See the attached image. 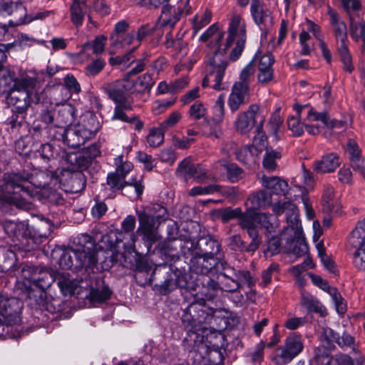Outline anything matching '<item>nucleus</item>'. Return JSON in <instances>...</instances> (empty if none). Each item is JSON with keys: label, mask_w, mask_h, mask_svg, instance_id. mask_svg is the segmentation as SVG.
I'll return each instance as SVG.
<instances>
[{"label": "nucleus", "mask_w": 365, "mask_h": 365, "mask_svg": "<svg viewBox=\"0 0 365 365\" xmlns=\"http://www.w3.org/2000/svg\"><path fill=\"white\" fill-rule=\"evenodd\" d=\"M99 261L101 269H108L116 262V255L112 250H97L94 244L88 242L64 252L60 257L59 265L64 269L73 267L93 269L97 267Z\"/></svg>", "instance_id": "1"}, {"label": "nucleus", "mask_w": 365, "mask_h": 365, "mask_svg": "<svg viewBox=\"0 0 365 365\" xmlns=\"http://www.w3.org/2000/svg\"><path fill=\"white\" fill-rule=\"evenodd\" d=\"M4 190L2 200L16 207L29 210L31 207L30 200L34 197L31 189L33 176L24 170L19 173H7L4 175Z\"/></svg>", "instance_id": "2"}, {"label": "nucleus", "mask_w": 365, "mask_h": 365, "mask_svg": "<svg viewBox=\"0 0 365 365\" xmlns=\"http://www.w3.org/2000/svg\"><path fill=\"white\" fill-rule=\"evenodd\" d=\"M327 14L329 16L330 25L332 28L335 38L340 41L338 52L340 61L343 63V69L351 73L354 69L352 57L346 41H347V28L345 22L341 19L337 11L331 6H327Z\"/></svg>", "instance_id": "3"}, {"label": "nucleus", "mask_w": 365, "mask_h": 365, "mask_svg": "<svg viewBox=\"0 0 365 365\" xmlns=\"http://www.w3.org/2000/svg\"><path fill=\"white\" fill-rule=\"evenodd\" d=\"M228 32L229 35L222 53L225 55L226 51L235 41V46L230 54V58L234 61L241 56L247 39L246 24L241 14L236 12L232 13L229 24Z\"/></svg>", "instance_id": "4"}, {"label": "nucleus", "mask_w": 365, "mask_h": 365, "mask_svg": "<svg viewBox=\"0 0 365 365\" xmlns=\"http://www.w3.org/2000/svg\"><path fill=\"white\" fill-rule=\"evenodd\" d=\"M228 65L226 55L220 50L215 51L208 60L206 71L207 75L203 78L202 87H207L210 81L214 82L212 88L216 91L224 90L227 85L222 82Z\"/></svg>", "instance_id": "5"}, {"label": "nucleus", "mask_w": 365, "mask_h": 365, "mask_svg": "<svg viewBox=\"0 0 365 365\" xmlns=\"http://www.w3.org/2000/svg\"><path fill=\"white\" fill-rule=\"evenodd\" d=\"M304 349V341L301 335L292 333L284 341V345L277 350L273 360L277 365H284L292 361Z\"/></svg>", "instance_id": "6"}, {"label": "nucleus", "mask_w": 365, "mask_h": 365, "mask_svg": "<svg viewBox=\"0 0 365 365\" xmlns=\"http://www.w3.org/2000/svg\"><path fill=\"white\" fill-rule=\"evenodd\" d=\"M136 213L139 221L137 232L142 237L149 250L160 239L158 226L155 225L154 217L147 213L145 210H137Z\"/></svg>", "instance_id": "7"}, {"label": "nucleus", "mask_w": 365, "mask_h": 365, "mask_svg": "<svg viewBox=\"0 0 365 365\" xmlns=\"http://www.w3.org/2000/svg\"><path fill=\"white\" fill-rule=\"evenodd\" d=\"M23 302L16 297L9 298L0 294V317L6 325L18 324L21 322Z\"/></svg>", "instance_id": "8"}, {"label": "nucleus", "mask_w": 365, "mask_h": 365, "mask_svg": "<svg viewBox=\"0 0 365 365\" xmlns=\"http://www.w3.org/2000/svg\"><path fill=\"white\" fill-rule=\"evenodd\" d=\"M214 109L216 112V116L210 119H205L202 130L206 137L218 139L222 135L221 123L225 115V97L223 94L220 95L217 98Z\"/></svg>", "instance_id": "9"}, {"label": "nucleus", "mask_w": 365, "mask_h": 365, "mask_svg": "<svg viewBox=\"0 0 365 365\" xmlns=\"http://www.w3.org/2000/svg\"><path fill=\"white\" fill-rule=\"evenodd\" d=\"M26 295L31 301L30 304L35 305L36 309H45L51 313L61 312L64 309V302L60 298L46 297V292L27 289Z\"/></svg>", "instance_id": "10"}, {"label": "nucleus", "mask_w": 365, "mask_h": 365, "mask_svg": "<svg viewBox=\"0 0 365 365\" xmlns=\"http://www.w3.org/2000/svg\"><path fill=\"white\" fill-rule=\"evenodd\" d=\"M272 210L277 215L285 213L287 227L284 228V232L290 229L293 230L294 235L300 234L302 226L299 221V210L296 205L289 201H279L273 205Z\"/></svg>", "instance_id": "11"}, {"label": "nucleus", "mask_w": 365, "mask_h": 365, "mask_svg": "<svg viewBox=\"0 0 365 365\" xmlns=\"http://www.w3.org/2000/svg\"><path fill=\"white\" fill-rule=\"evenodd\" d=\"M134 86V82L130 81L126 77L113 82L105 83L103 90L108 97L115 103L131 101L128 92Z\"/></svg>", "instance_id": "12"}, {"label": "nucleus", "mask_w": 365, "mask_h": 365, "mask_svg": "<svg viewBox=\"0 0 365 365\" xmlns=\"http://www.w3.org/2000/svg\"><path fill=\"white\" fill-rule=\"evenodd\" d=\"M260 107L256 103L251 104L246 111L237 115L234 123L236 130L241 134L249 133L255 125H257V119L261 120Z\"/></svg>", "instance_id": "13"}, {"label": "nucleus", "mask_w": 365, "mask_h": 365, "mask_svg": "<svg viewBox=\"0 0 365 365\" xmlns=\"http://www.w3.org/2000/svg\"><path fill=\"white\" fill-rule=\"evenodd\" d=\"M24 271L31 273L29 277L30 280L32 282L33 286L36 288H34V290H42L45 292L54 281L50 270L48 269L35 266H28ZM29 289H31V287ZM31 289H33V287H31Z\"/></svg>", "instance_id": "14"}, {"label": "nucleus", "mask_w": 365, "mask_h": 365, "mask_svg": "<svg viewBox=\"0 0 365 365\" xmlns=\"http://www.w3.org/2000/svg\"><path fill=\"white\" fill-rule=\"evenodd\" d=\"M176 173L185 179L192 178L199 182H205L208 178L206 169L200 164L192 163L189 158L180 163Z\"/></svg>", "instance_id": "15"}, {"label": "nucleus", "mask_w": 365, "mask_h": 365, "mask_svg": "<svg viewBox=\"0 0 365 365\" xmlns=\"http://www.w3.org/2000/svg\"><path fill=\"white\" fill-rule=\"evenodd\" d=\"M190 257V269L195 273L201 274H208L213 267L218 266L217 259L215 258H210L209 256H206L201 253H198L197 251L190 249L188 257Z\"/></svg>", "instance_id": "16"}, {"label": "nucleus", "mask_w": 365, "mask_h": 365, "mask_svg": "<svg viewBox=\"0 0 365 365\" xmlns=\"http://www.w3.org/2000/svg\"><path fill=\"white\" fill-rule=\"evenodd\" d=\"M250 101V86L234 83L229 95L227 104L232 113L247 105Z\"/></svg>", "instance_id": "17"}, {"label": "nucleus", "mask_w": 365, "mask_h": 365, "mask_svg": "<svg viewBox=\"0 0 365 365\" xmlns=\"http://www.w3.org/2000/svg\"><path fill=\"white\" fill-rule=\"evenodd\" d=\"M106 185L112 192H116L122 190L126 186H131L134 187L137 197H140L144 190V186L140 181H138L134 179H132L130 181H125L123 177L120 176L115 172L108 173L106 180Z\"/></svg>", "instance_id": "18"}, {"label": "nucleus", "mask_w": 365, "mask_h": 365, "mask_svg": "<svg viewBox=\"0 0 365 365\" xmlns=\"http://www.w3.org/2000/svg\"><path fill=\"white\" fill-rule=\"evenodd\" d=\"M207 317V313L203 309L196 312L195 304H190L183 311L181 319L185 329L194 331L196 327L204 323Z\"/></svg>", "instance_id": "19"}, {"label": "nucleus", "mask_w": 365, "mask_h": 365, "mask_svg": "<svg viewBox=\"0 0 365 365\" xmlns=\"http://www.w3.org/2000/svg\"><path fill=\"white\" fill-rule=\"evenodd\" d=\"M328 119L329 117L326 112H318L311 108L307 112L306 120L309 123H314V124L305 125V129L311 135H318L320 133L322 126L326 127Z\"/></svg>", "instance_id": "20"}, {"label": "nucleus", "mask_w": 365, "mask_h": 365, "mask_svg": "<svg viewBox=\"0 0 365 365\" xmlns=\"http://www.w3.org/2000/svg\"><path fill=\"white\" fill-rule=\"evenodd\" d=\"M76 125L81 132L84 138H86L88 140L94 138L101 128L96 116L92 113H87L83 115L81 121L76 124Z\"/></svg>", "instance_id": "21"}, {"label": "nucleus", "mask_w": 365, "mask_h": 365, "mask_svg": "<svg viewBox=\"0 0 365 365\" xmlns=\"http://www.w3.org/2000/svg\"><path fill=\"white\" fill-rule=\"evenodd\" d=\"M274 62L273 56L267 53L260 57L258 61V82L262 85L267 84L274 78L272 65Z\"/></svg>", "instance_id": "22"}, {"label": "nucleus", "mask_w": 365, "mask_h": 365, "mask_svg": "<svg viewBox=\"0 0 365 365\" xmlns=\"http://www.w3.org/2000/svg\"><path fill=\"white\" fill-rule=\"evenodd\" d=\"M30 95L25 88L11 91L7 96V103L12 106L11 110H27L29 106Z\"/></svg>", "instance_id": "23"}, {"label": "nucleus", "mask_w": 365, "mask_h": 365, "mask_svg": "<svg viewBox=\"0 0 365 365\" xmlns=\"http://www.w3.org/2000/svg\"><path fill=\"white\" fill-rule=\"evenodd\" d=\"M339 155L335 153H330L314 162V170L319 173L334 172L340 165Z\"/></svg>", "instance_id": "24"}, {"label": "nucleus", "mask_w": 365, "mask_h": 365, "mask_svg": "<svg viewBox=\"0 0 365 365\" xmlns=\"http://www.w3.org/2000/svg\"><path fill=\"white\" fill-rule=\"evenodd\" d=\"M200 250L201 254L209 256L210 258H215L220 261L221 259V243L211 236H206L200 239Z\"/></svg>", "instance_id": "25"}, {"label": "nucleus", "mask_w": 365, "mask_h": 365, "mask_svg": "<svg viewBox=\"0 0 365 365\" xmlns=\"http://www.w3.org/2000/svg\"><path fill=\"white\" fill-rule=\"evenodd\" d=\"M300 295V304L302 307L306 308L308 312L318 313L322 317H325L327 314L325 307L309 292H307L305 289H301Z\"/></svg>", "instance_id": "26"}, {"label": "nucleus", "mask_w": 365, "mask_h": 365, "mask_svg": "<svg viewBox=\"0 0 365 365\" xmlns=\"http://www.w3.org/2000/svg\"><path fill=\"white\" fill-rule=\"evenodd\" d=\"M62 139L68 146L71 148H78L83 145L88 140L84 138L83 134L77 128L76 125L67 127L60 133Z\"/></svg>", "instance_id": "27"}, {"label": "nucleus", "mask_w": 365, "mask_h": 365, "mask_svg": "<svg viewBox=\"0 0 365 365\" xmlns=\"http://www.w3.org/2000/svg\"><path fill=\"white\" fill-rule=\"evenodd\" d=\"M250 13L256 24L262 27L266 26L267 22L272 24V18L268 10H264L262 3L259 0H252Z\"/></svg>", "instance_id": "28"}, {"label": "nucleus", "mask_w": 365, "mask_h": 365, "mask_svg": "<svg viewBox=\"0 0 365 365\" xmlns=\"http://www.w3.org/2000/svg\"><path fill=\"white\" fill-rule=\"evenodd\" d=\"M193 242L190 241L185 242L182 245V241L175 240L165 242L163 245L162 250L165 255L170 257H175L178 255L177 252L178 247H180L181 249L182 254L185 257V258H188L190 249L193 248Z\"/></svg>", "instance_id": "29"}, {"label": "nucleus", "mask_w": 365, "mask_h": 365, "mask_svg": "<svg viewBox=\"0 0 365 365\" xmlns=\"http://www.w3.org/2000/svg\"><path fill=\"white\" fill-rule=\"evenodd\" d=\"M37 143L31 135H26L18 139L15 143V151L23 157L31 158L35 154Z\"/></svg>", "instance_id": "30"}, {"label": "nucleus", "mask_w": 365, "mask_h": 365, "mask_svg": "<svg viewBox=\"0 0 365 365\" xmlns=\"http://www.w3.org/2000/svg\"><path fill=\"white\" fill-rule=\"evenodd\" d=\"M88 11L86 0H73L71 7V21L76 26L82 25Z\"/></svg>", "instance_id": "31"}, {"label": "nucleus", "mask_w": 365, "mask_h": 365, "mask_svg": "<svg viewBox=\"0 0 365 365\" xmlns=\"http://www.w3.org/2000/svg\"><path fill=\"white\" fill-rule=\"evenodd\" d=\"M66 161L69 164L66 170L81 172L86 170L91 165L89 158H87L81 152L70 153L66 156Z\"/></svg>", "instance_id": "32"}, {"label": "nucleus", "mask_w": 365, "mask_h": 365, "mask_svg": "<svg viewBox=\"0 0 365 365\" xmlns=\"http://www.w3.org/2000/svg\"><path fill=\"white\" fill-rule=\"evenodd\" d=\"M262 184L266 189L276 195H284L288 187V183L285 180L276 176L267 177L263 175Z\"/></svg>", "instance_id": "33"}, {"label": "nucleus", "mask_w": 365, "mask_h": 365, "mask_svg": "<svg viewBox=\"0 0 365 365\" xmlns=\"http://www.w3.org/2000/svg\"><path fill=\"white\" fill-rule=\"evenodd\" d=\"M325 335L330 341L336 342L340 347L351 348L354 351L356 349L355 339L350 334L344 332L341 335L334 332L332 329H329L325 331Z\"/></svg>", "instance_id": "34"}, {"label": "nucleus", "mask_w": 365, "mask_h": 365, "mask_svg": "<svg viewBox=\"0 0 365 365\" xmlns=\"http://www.w3.org/2000/svg\"><path fill=\"white\" fill-rule=\"evenodd\" d=\"M271 202V195L265 190H259L252 193L247 200V205L254 211L268 206Z\"/></svg>", "instance_id": "35"}, {"label": "nucleus", "mask_w": 365, "mask_h": 365, "mask_svg": "<svg viewBox=\"0 0 365 365\" xmlns=\"http://www.w3.org/2000/svg\"><path fill=\"white\" fill-rule=\"evenodd\" d=\"M169 1L170 0L162 4L163 6L159 20L162 26L173 28L176 23L179 21L180 16L179 13H177L175 10L172 11V7L170 4H165ZM160 6H161V5Z\"/></svg>", "instance_id": "36"}, {"label": "nucleus", "mask_w": 365, "mask_h": 365, "mask_svg": "<svg viewBox=\"0 0 365 365\" xmlns=\"http://www.w3.org/2000/svg\"><path fill=\"white\" fill-rule=\"evenodd\" d=\"M334 187L329 185H327L324 188V193L322 195V209L323 211L328 214L331 215L337 212V205H336L334 200Z\"/></svg>", "instance_id": "37"}, {"label": "nucleus", "mask_w": 365, "mask_h": 365, "mask_svg": "<svg viewBox=\"0 0 365 365\" xmlns=\"http://www.w3.org/2000/svg\"><path fill=\"white\" fill-rule=\"evenodd\" d=\"M3 227L5 232L13 240L26 235V227L24 222L5 220Z\"/></svg>", "instance_id": "38"}, {"label": "nucleus", "mask_w": 365, "mask_h": 365, "mask_svg": "<svg viewBox=\"0 0 365 365\" xmlns=\"http://www.w3.org/2000/svg\"><path fill=\"white\" fill-rule=\"evenodd\" d=\"M132 110V102H122L115 103L114 113L112 116V120H119L125 123H131L133 120L136 119V115H128L125 111Z\"/></svg>", "instance_id": "39"}, {"label": "nucleus", "mask_w": 365, "mask_h": 365, "mask_svg": "<svg viewBox=\"0 0 365 365\" xmlns=\"http://www.w3.org/2000/svg\"><path fill=\"white\" fill-rule=\"evenodd\" d=\"M184 33H178L174 38L170 32L165 35V46L167 48H173L175 51L186 54L187 43L183 41Z\"/></svg>", "instance_id": "40"}, {"label": "nucleus", "mask_w": 365, "mask_h": 365, "mask_svg": "<svg viewBox=\"0 0 365 365\" xmlns=\"http://www.w3.org/2000/svg\"><path fill=\"white\" fill-rule=\"evenodd\" d=\"M73 108L68 106L59 109L55 119V126L62 130L66 129L73 120Z\"/></svg>", "instance_id": "41"}, {"label": "nucleus", "mask_w": 365, "mask_h": 365, "mask_svg": "<svg viewBox=\"0 0 365 365\" xmlns=\"http://www.w3.org/2000/svg\"><path fill=\"white\" fill-rule=\"evenodd\" d=\"M264 120V116H261V120L259 121V124L256 128L257 133L253 139L252 144L250 145L251 148H253V150L257 152V155L267 147V138L262 132V126Z\"/></svg>", "instance_id": "42"}, {"label": "nucleus", "mask_w": 365, "mask_h": 365, "mask_svg": "<svg viewBox=\"0 0 365 365\" xmlns=\"http://www.w3.org/2000/svg\"><path fill=\"white\" fill-rule=\"evenodd\" d=\"M63 175L70 176L67 183L71 186L73 192H78L84 188L86 180L81 172H73L65 170Z\"/></svg>", "instance_id": "43"}, {"label": "nucleus", "mask_w": 365, "mask_h": 365, "mask_svg": "<svg viewBox=\"0 0 365 365\" xmlns=\"http://www.w3.org/2000/svg\"><path fill=\"white\" fill-rule=\"evenodd\" d=\"M346 152L349 155L353 170L360 168V165L363 164L364 160L361 158V150L355 141L351 140L348 141Z\"/></svg>", "instance_id": "44"}, {"label": "nucleus", "mask_w": 365, "mask_h": 365, "mask_svg": "<svg viewBox=\"0 0 365 365\" xmlns=\"http://www.w3.org/2000/svg\"><path fill=\"white\" fill-rule=\"evenodd\" d=\"M365 240V218L359 221L351 232L349 242L353 247H358L363 244Z\"/></svg>", "instance_id": "45"}, {"label": "nucleus", "mask_w": 365, "mask_h": 365, "mask_svg": "<svg viewBox=\"0 0 365 365\" xmlns=\"http://www.w3.org/2000/svg\"><path fill=\"white\" fill-rule=\"evenodd\" d=\"M281 152L274 150L272 148H266L262 160L263 168L269 172L274 171L277 166L276 160L281 158Z\"/></svg>", "instance_id": "46"}, {"label": "nucleus", "mask_w": 365, "mask_h": 365, "mask_svg": "<svg viewBox=\"0 0 365 365\" xmlns=\"http://www.w3.org/2000/svg\"><path fill=\"white\" fill-rule=\"evenodd\" d=\"M79 283L80 281L71 279L66 275H61L58 279V285L65 296L73 294Z\"/></svg>", "instance_id": "47"}, {"label": "nucleus", "mask_w": 365, "mask_h": 365, "mask_svg": "<svg viewBox=\"0 0 365 365\" xmlns=\"http://www.w3.org/2000/svg\"><path fill=\"white\" fill-rule=\"evenodd\" d=\"M223 36L224 34L219 31L218 26L216 24H213L200 36V41H207L210 38H215V44L218 46L216 51L220 50L223 52L224 48L221 49L220 48V42L222 40Z\"/></svg>", "instance_id": "48"}, {"label": "nucleus", "mask_w": 365, "mask_h": 365, "mask_svg": "<svg viewBox=\"0 0 365 365\" xmlns=\"http://www.w3.org/2000/svg\"><path fill=\"white\" fill-rule=\"evenodd\" d=\"M257 222L270 234L275 232L277 227V218L269 213H257Z\"/></svg>", "instance_id": "49"}, {"label": "nucleus", "mask_w": 365, "mask_h": 365, "mask_svg": "<svg viewBox=\"0 0 365 365\" xmlns=\"http://www.w3.org/2000/svg\"><path fill=\"white\" fill-rule=\"evenodd\" d=\"M349 21L351 37L356 41L359 39L365 41V21H355L352 16L349 17Z\"/></svg>", "instance_id": "50"}, {"label": "nucleus", "mask_w": 365, "mask_h": 365, "mask_svg": "<svg viewBox=\"0 0 365 365\" xmlns=\"http://www.w3.org/2000/svg\"><path fill=\"white\" fill-rule=\"evenodd\" d=\"M257 212L248 208L246 212L241 210V214L238 217V225L244 230L255 226L257 222Z\"/></svg>", "instance_id": "51"}, {"label": "nucleus", "mask_w": 365, "mask_h": 365, "mask_svg": "<svg viewBox=\"0 0 365 365\" xmlns=\"http://www.w3.org/2000/svg\"><path fill=\"white\" fill-rule=\"evenodd\" d=\"M212 16V14L211 11L207 9H205L200 18L197 15L194 16L192 19V36H195L202 28L206 26L211 21Z\"/></svg>", "instance_id": "52"}, {"label": "nucleus", "mask_w": 365, "mask_h": 365, "mask_svg": "<svg viewBox=\"0 0 365 365\" xmlns=\"http://www.w3.org/2000/svg\"><path fill=\"white\" fill-rule=\"evenodd\" d=\"M112 292L108 286L101 289H92L89 293V299L92 302L101 303L110 299Z\"/></svg>", "instance_id": "53"}, {"label": "nucleus", "mask_w": 365, "mask_h": 365, "mask_svg": "<svg viewBox=\"0 0 365 365\" xmlns=\"http://www.w3.org/2000/svg\"><path fill=\"white\" fill-rule=\"evenodd\" d=\"M165 132V131L160 126L151 128L147 137L148 145L153 148L160 145L164 140Z\"/></svg>", "instance_id": "54"}, {"label": "nucleus", "mask_w": 365, "mask_h": 365, "mask_svg": "<svg viewBox=\"0 0 365 365\" xmlns=\"http://www.w3.org/2000/svg\"><path fill=\"white\" fill-rule=\"evenodd\" d=\"M236 156L239 161L244 164H250L255 161V156H257V152H256L250 146H245L240 148L236 152Z\"/></svg>", "instance_id": "55"}, {"label": "nucleus", "mask_w": 365, "mask_h": 365, "mask_svg": "<svg viewBox=\"0 0 365 365\" xmlns=\"http://www.w3.org/2000/svg\"><path fill=\"white\" fill-rule=\"evenodd\" d=\"M0 11H5L9 14L15 12H20L24 14L26 13V8L21 3H14L10 0H0Z\"/></svg>", "instance_id": "56"}, {"label": "nucleus", "mask_w": 365, "mask_h": 365, "mask_svg": "<svg viewBox=\"0 0 365 365\" xmlns=\"http://www.w3.org/2000/svg\"><path fill=\"white\" fill-rule=\"evenodd\" d=\"M222 289L225 292H234L240 288V282L235 279L230 277L225 273H220L219 275Z\"/></svg>", "instance_id": "57"}, {"label": "nucleus", "mask_w": 365, "mask_h": 365, "mask_svg": "<svg viewBox=\"0 0 365 365\" xmlns=\"http://www.w3.org/2000/svg\"><path fill=\"white\" fill-rule=\"evenodd\" d=\"M255 61L256 59H253L242 69L240 75V81H237L235 83H241L242 85L250 86L251 78L255 71Z\"/></svg>", "instance_id": "58"}, {"label": "nucleus", "mask_w": 365, "mask_h": 365, "mask_svg": "<svg viewBox=\"0 0 365 365\" xmlns=\"http://www.w3.org/2000/svg\"><path fill=\"white\" fill-rule=\"evenodd\" d=\"M354 253L353 264L356 269L365 271V242Z\"/></svg>", "instance_id": "59"}, {"label": "nucleus", "mask_w": 365, "mask_h": 365, "mask_svg": "<svg viewBox=\"0 0 365 365\" xmlns=\"http://www.w3.org/2000/svg\"><path fill=\"white\" fill-rule=\"evenodd\" d=\"M241 214V208L236 207L232 209L231 207H226L217 210V217L224 222L226 223L231 220L237 219L239 215Z\"/></svg>", "instance_id": "60"}, {"label": "nucleus", "mask_w": 365, "mask_h": 365, "mask_svg": "<svg viewBox=\"0 0 365 365\" xmlns=\"http://www.w3.org/2000/svg\"><path fill=\"white\" fill-rule=\"evenodd\" d=\"M12 115L8 118L9 124L11 129L18 130L24 123L26 110H11Z\"/></svg>", "instance_id": "61"}, {"label": "nucleus", "mask_w": 365, "mask_h": 365, "mask_svg": "<svg viewBox=\"0 0 365 365\" xmlns=\"http://www.w3.org/2000/svg\"><path fill=\"white\" fill-rule=\"evenodd\" d=\"M116 168L115 173L125 179L126 175L132 170L133 165L129 161H123L122 155L115 158Z\"/></svg>", "instance_id": "62"}, {"label": "nucleus", "mask_w": 365, "mask_h": 365, "mask_svg": "<svg viewBox=\"0 0 365 365\" xmlns=\"http://www.w3.org/2000/svg\"><path fill=\"white\" fill-rule=\"evenodd\" d=\"M105 66L106 62L103 59L94 60L85 67L86 75L88 77H94L103 69Z\"/></svg>", "instance_id": "63"}, {"label": "nucleus", "mask_w": 365, "mask_h": 365, "mask_svg": "<svg viewBox=\"0 0 365 365\" xmlns=\"http://www.w3.org/2000/svg\"><path fill=\"white\" fill-rule=\"evenodd\" d=\"M315 359L319 365H339L336 358L330 356L324 349L316 350Z\"/></svg>", "instance_id": "64"}]
</instances>
